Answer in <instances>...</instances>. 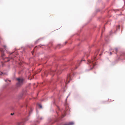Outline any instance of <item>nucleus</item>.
I'll return each mask as SVG.
<instances>
[{
  "label": "nucleus",
  "mask_w": 125,
  "mask_h": 125,
  "mask_svg": "<svg viewBox=\"0 0 125 125\" xmlns=\"http://www.w3.org/2000/svg\"><path fill=\"white\" fill-rule=\"evenodd\" d=\"M39 105V107L40 108H42V105H41V104H39V105Z\"/></svg>",
  "instance_id": "6e6552de"
},
{
  "label": "nucleus",
  "mask_w": 125,
  "mask_h": 125,
  "mask_svg": "<svg viewBox=\"0 0 125 125\" xmlns=\"http://www.w3.org/2000/svg\"><path fill=\"white\" fill-rule=\"evenodd\" d=\"M9 81L10 82V80H9Z\"/></svg>",
  "instance_id": "dca6fc26"
},
{
  "label": "nucleus",
  "mask_w": 125,
  "mask_h": 125,
  "mask_svg": "<svg viewBox=\"0 0 125 125\" xmlns=\"http://www.w3.org/2000/svg\"><path fill=\"white\" fill-rule=\"evenodd\" d=\"M7 80H5V82H7Z\"/></svg>",
  "instance_id": "ddd939ff"
},
{
  "label": "nucleus",
  "mask_w": 125,
  "mask_h": 125,
  "mask_svg": "<svg viewBox=\"0 0 125 125\" xmlns=\"http://www.w3.org/2000/svg\"><path fill=\"white\" fill-rule=\"evenodd\" d=\"M8 61H9V60L7 61V62H8Z\"/></svg>",
  "instance_id": "f3484780"
},
{
  "label": "nucleus",
  "mask_w": 125,
  "mask_h": 125,
  "mask_svg": "<svg viewBox=\"0 0 125 125\" xmlns=\"http://www.w3.org/2000/svg\"><path fill=\"white\" fill-rule=\"evenodd\" d=\"M14 113H11V115H13L14 114Z\"/></svg>",
  "instance_id": "9b49d317"
},
{
  "label": "nucleus",
  "mask_w": 125,
  "mask_h": 125,
  "mask_svg": "<svg viewBox=\"0 0 125 125\" xmlns=\"http://www.w3.org/2000/svg\"><path fill=\"white\" fill-rule=\"evenodd\" d=\"M0 50L2 53H3V52L4 51H3V49H0ZM4 55V53H2V56H3Z\"/></svg>",
  "instance_id": "423d86ee"
},
{
  "label": "nucleus",
  "mask_w": 125,
  "mask_h": 125,
  "mask_svg": "<svg viewBox=\"0 0 125 125\" xmlns=\"http://www.w3.org/2000/svg\"><path fill=\"white\" fill-rule=\"evenodd\" d=\"M110 55L112 54V52H110Z\"/></svg>",
  "instance_id": "f8f14e48"
},
{
  "label": "nucleus",
  "mask_w": 125,
  "mask_h": 125,
  "mask_svg": "<svg viewBox=\"0 0 125 125\" xmlns=\"http://www.w3.org/2000/svg\"><path fill=\"white\" fill-rule=\"evenodd\" d=\"M114 50L116 52H117V48H115V49Z\"/></svg>",
  "instance_id": "1a4fd4ad"
},
{
  "label": "nucleus",
  "mask_w": 125,
  "mask_h": 125,
  "mask_svg": "<svg viewBox=\"0 0 125 125\" xmlns=\"http://www.w3.org/2000/svg\"><path fill=\"white\" fill-rule=\"evenodd\" d=\"M24 124L23 121H21L17 123L16 125H24Z\"/></svg>",
  "instance_id": "20e7f679"
},
{
  "label": "nucleus",
  "mask_w": 125,
  "mask_h": 125,
  "mask_svg": "<svg viewBox=\"0 0 125 125\" xmlns=\"http://www.w3.org/2000/svg\"><path fill=\"white\" fill-rule=\"evenodd\" d=\"M38 118L40 120H42V119L43 118L42 117H40V116H39L38 117Z\"/></svg>",
  "instance_id": "0eeeda50"
},
{
  "label": "nucleus",
  "mask_w": 125,
  "mask_h": 125,
  "mask_svg": "<svg viewBox=\"0 0 125 125\" xmlns=\"http://www.w3.org/2000/svg\"><path fill=\"white\" fill-rule=\"evenodd\" d=\"M88 63L90 64V66L92 65L93 66V67L90 70L92 69L94 66L95 65L94 64V62H93V60L88 61Z\"/></svg>",
  "instance_id": "f03ea898"
},
{
  "label": "nucleus",
  "mask_w": 125,
  "mask_h": 125,
  "mask_svg": "<svg viewBox=\"0 0 125 125\" xmlns=\"http://www.w3.org/2000/svg\"><path fill=\"white\" fill-rule=\"evenodd\" d=\"M0 73H1V74L0 73V75H2V74H3V73L1 72H0Z\"/></svg>",
  "instance_id": "9d476101"
},
{
  "label": "nucleus",
  "mask_w": 125,
  "mask_h": 125,
  "mask_svg": "<svg viewBox=\"0 0 125 125\" xmlns=\"http://www.w3.org/2000/svg\"><path fill=\"white\" fill-rule=\"evenodd\" d=\"M67 42H65V43H67Z\"/></svg>",
  "instance_id": "2eb2a0df"
},
{
  "label": "nucleus",
  "mask_w": 125,
  "mask_h": 125,
  "mask_svg": "<svg viewBox=\"0 0 125 125\" xmlns=\"http://www.w3.org/2000/svg\"><path fill=\"white\" fill-rule=\"evenodd\" d=\"M74 124L73 122H71L69 123L68 124H65L63 125H72Z\"/></svg>",
  "instance_id": "39448f33"
},
{
  "label": "nucleus",
  "mask_w": 125,
  "mask_h": 125,
  "mask_svg": "<svg viewBox=\"0 0 125 125\" xmlns=\"http://www.w3.org/2000/svg\"><path fill=\"white\" fill-rule=\"evenodd\" d=\"M4 47H5V48L6 47V46H4Z\"/></svg>",
  "instance_id": "4468645a"
},
{
  "label": "nucleus",
  "mask_w": 125,
  "mask_h": 125,
  "mask_svg": "<svg viewBox=\"0 0 125 125\" xmlns=\"http://www.w3.org/2000/svg\"><path fill=\"white\" fill-rule=\"evenodd\" d=\"M17 80L18 81V83L17 84V86H20L22 84L23 81V79L18 78H17Z\"/></svg>",
  "instance_id": "f257e3e1"
},
{
  "label": "nucleus",
  "mask_w": 125,
  "mask_h": 125,
  "mask_svg": "<svg viewBox=\"0 0 125 125\" xmlns=\"http://www.w3.org/2000/svg\"><path fill=\"white\" fill-rule=\"evenodd\" d=\"M71 80V79L70 77V74H68L67 76V80L66 83L67 84Z\"/></svg>",
  "instance_id": "7ed1b4c3"
}]
</instances>
